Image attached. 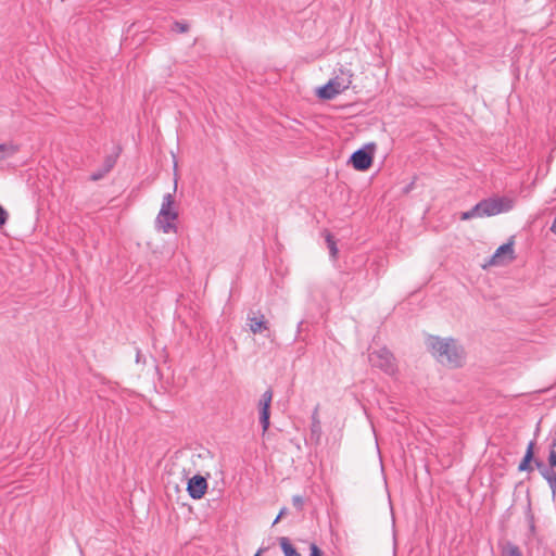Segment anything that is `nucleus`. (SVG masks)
Listing matches in <instances>:
<instances>
[{"mask_svg": "<svg viewBox=\"0 0 556 556\" xmlns=\"http://www.w3.org/2000/svg\"><path fill=\"white\" fill-rule=\"evenodd\" d=\"M534 465L542 477L548 482L553 494H556V471L552 467L547 468L542 460L535 459Z\"/></svg>", "mask_w": 556, "mask_h": 556, "instance_id": "9d476101", "label": "nucleus"}, {"mask_svg": "<svg viewBox=\"0 0 556 556\" xmlns=\"http://www.w3.org/2000/svg\"><path fill=\"white\" fill-rule=\"evenodd\" d=\"M271 401L273 391L270 389L266 390L258 401L260 424L262 426L263 432H266L269 428Z\"/></svg>", "mask_w": 556, "mask_h": 556, "instance_id": "39448f33", "label": "nucleus"}, {"mask_svg": "<svg viewBox=\"0 0 556 556\" xmlns=\"http://www.w3.org/2000/svg\"><path fill=\"white\" fill-rule=\"evenodd\" d=\"M175 200L173 193H166L163 195L162 205L160 211H166V213H178L175 208Z\"/></svg>", "mask_w": 556, "mask_h": 556, "instance_id": "f3484780", "label": "nucleus"}, {"mask_svg": "<svg viewBox=\"0 0 556 556\" xmlns=\"http://www.w3.org/2000/svg\"><path fill=\"white\" fill-rule=\"evenodd\" d=\"M178 219V213H166V211H160L155 218V228L163 233H176L178 228L176 220Z\"/></svg>", "mask_w": 556, "mask_h": 556, "instance_id": "20e7f679", "label": "nucleus"}, {"mask_svg": "<svg viewBox=\"0 0 556 556\" xmlns=\"http://www.w3.org/2000/svg\"><path fill=\"white\" fill-rule=\"evenodd\" d=\"M116 155H109L105 157L100 169L93 172L90 176L91 180L97 181L102 179L111 169L114 167L116 163Z\"/></svg>", "mask_w": 556, "mask_h": 556, "instance_id": "9b49d317", "label": "nucleus"}, {"mask_svg": "<svg viewBox=\"0 0 556 556\" xmlns=\"http://www.w3.org/2000/svg\"><path fill=\"white\" fill-rule=\"evenodd\" d=\"M311 556H321V551L319 549V547L316 545V544H311Z\"/></svg>", "mask_w": 556, "mask_h": 556, "instance_id": "a878e982", "label": "nucleus"}, {"mask_svg": "<svg viewBox=\"0 0 556 556\" xmlns=\"http://www.w3.org/2000/svg\"><path fill=\"white\" fill-rule=\"evenodd\" d=\"M548 463L552 468L556 467V438L549 445Z\"/></svg>", "mask_w": 556, "mask_h": 556, "instance_id": "5701e85b", "label": "nucleus"}, {"mask_svg": "<svg viewBox=\"0 0 556 556\" xmlns=\"http://www.w3.org/2000/svg\"><path fill=\"white\" fill-rule=\"evenodd\" d=\"M350 161L355 169L366 170L372 163V155L365 149H358L351 155Z\"/></svg>", "mask_w": 556, "mask_h": 556, "instance_id": "6e6552de", "label": "nucleus"}, {"mask_svg": "<svg viewBox=\"0 0 556 556\" xmlns=\"http://www.w3.org/2000/svg\"><path fill=\"white\" fill-rule=\"evenodd\" d=\"M175 29L179 33H185L188 30V25L184 23H175Z\"/></svg>", "mask_w": 556, "mask_h": 556, "instance_id": "bb28decb", "label": "nucleus"}, {"mask_svg": "<svg viewBox=\"0 0 556 556\" xmlns=\"http://www.w3.org/2000/svg\"><path fill=\"white\" fill-rule=\"evenodd\" d=\"M514 201L508 198H489L477 203L471 210L462 213L460 219L494 216L513 208Z\"/></svg>", "mask_w": 556, "mask_h": 556, "instance_id": "f03ea898", "label": "nucleus"}, {"mask_svg": "<svg viewBox=\"0 0 556 556\" xmlns=\"http://www.w3.org/2000/svg\"><path fill=\"white\" fill-rule=\"evenodd\" d=\"M515 258L513 242H507L498 247L493 254L490 264L491 265H503L506 262H510Z\"/></svg>", "mask_w": 556, "mask_h": 556, "instance_id": "0eeeda50", "label": "nucleus"}, {"mask_svg": "<svg viewBox=\"0 0 556 556\" xmlns=\"http://www.w3.org/2000/svg\"><path fill=\"white\" fill-rule=\"evenodd\" d=\"M427 345L431 354L441 363L451 367H458L464 359V350L453 339H441L430 336Z\"/></svg>", "mask_w": 556, "mask_h": 556, "instance_id": "f257e3e1", "label": "nucleus"}, {"mask_svg": "<svg viewBox=\"0 0 556 556\" xmlns=\"http://www.w3.org/2000/svg\"><path fill=\"white\" fill-rule=\"evenodd\" d=\"M551 231L556 235V216H555V219H554V222H553V224L551 226Z\"/></svg>", "mask_w": 556, "mask_h": 556, "instance_id": "c85d7f7f", "label": "nucleus"}, {"mask_svg": "<svg viewBox=\"0 0 556 556\" xmlns=\"http://www.w3.org/2000/svg\"><path fill=\"white\" fill-rule=\"evenodd\" d=\"M280 547L285 556H301V554L293 547L290 540L286 536L279 538Z\"/></svg>", "mask_w": 556, "mask_h": 556, "instance_id": "dca6fc26", "label": "nucleus"}, {"mask_svg": "<svg viewBox=\"0 0 556 556\" xmlns=\"http://www.w3.org/2000/svg\"><path fill=\"white\" fill-rule=\"evenodd\" d=\"M248 326L252 333H262L269 330V324L265 316L257 312L248 315Z\"/></svg>", "mask_w": 556, "mask_h": 556, "instance_id": "1a4fd4ad", "label": "nucleus"}, {"mask_svg": "<svg viewBox=\"0 0 556 556\" xmlns=\"http://www.w3.org/2000/svg\"><path fill=\"white\" fill-rule=\"evenodd\" d=\"M321 438V425L318 417V407H316L312 414V425H311V440H314L316 443L319 442Z\"/></svg>", "mask_w": 556, "mask_h": 556, "instance_id": "ddd939ff", "label": "nucleus"}, {"mask_svg": "<svg viewBox=\"0 0 556 556\" xmlns=\"http://www.w3.org/2000/svg\"><path fill=\"white\" fill-rule=\"evenodd\" d=\"M326 242H327V245H328V249H329L331 257L336 258L337 254H338V249H337L336 241H334L333 237L330 233H328L326 236Z\"/></svg>", "mask_w": 556, "mask_h": 556, "instance_id": "412c9836", "label": "nucleus"}, {"mask_svg": "<svg viewBox=\"0 0 556 556\" xmlns=\"http://www.w3.org/2000/svg\"><path fill=\"white\" fill-rule=\"evenodd\" d=\"M502 556H522L518 546L507 543L502 551Z\"/></svg>", "mask_w": 556, "mask_h": 556, "instance_id": "6ab92c4d", "label": "nucleus"}, {"mask_svg": "<svg viewBox=\"0 0 556 556\" xmlns=\"http://www.w3.org/2000/svg\"><path fill=\"white\" fill-rule=\"evenodd\" d=\"M343 92L341 88H337L334 80L330 79L325 86L318 89V96L321 99L330 100L337 94Z\"/></svg>", "mask_w": 556, "mask_h": 556, "instance_id": "f8f14e48", "label": "nucleus"}, {"mask_svg": "<svg viewBox=\"0 0 556 556\" xmlns=\"http://www.w3.org/2000/svg\"><path fill=\"white\" fill-rule=\"evenodd\" d=\"M369 363L372 367H377L390 376L395 375L397 369L394 356L386 348L371 352L369 354Z\"/></svg>", "mask_w": 556, "mask_h": 556, "instance_id": "7ed1b4c3", "label": "nucleus"}, {"mask_svg": "<svg viewBox=\"0 0 556 556\" xmlns=\"http://www.w3.org/2000/svg\"><path fill=\"white\" fill-rule=\"evenodd\" d=\"M533 455H534V442L531 441L528 444L526 454L518 466L519 471H531L532 470L530 463L533 460Z\"/></svg>", "mask_w": 556, "mask_h": 556, "instance_id": "4468645a", "label": "nucleus"}, {"mask_svg": "<svg viewBox=\"0 0 556 556\" xmlns=\"http://www.w3.org/2000/svg\"><path fill=\"white\" fill-rule=\"evenodd\" d=\"M9 219V213L0 205V228H2Z\"/></svg>", "mask_w": 556, "mask_h": 556, "instance_id": "b1692460", "label": "nucleus"}, {"mask_svg": "<svg viewBox=\"0 0 556 556\" xmlns=\"http://www.w3.org/2000/svg\"><path fill=\"white\" fill-rule=\"evenodd\" d=\"M326 242H327V245H328V249H329L331 257L336 258L337 254H338V249H337L336 241H334L333 237L330 233H328L326 236Z\"/></svg>", "mask_w": 556, "mask_h": 556, "instance_id": "4be33fe9", "label": "nucleus"}, {"mask_svg": "<svg viewBox=\"0 0 556 556\" xmlns=\"http://www.w3.org/2000/svg\"><path fill=\"white\" fill-rule=\"evenodd\" d=\"M292 504L294 507H296L299 510L303 508V504H304V501H303V497L300 496V495H294L292 497Z\"/></svg>", "mask_w": 556, "mask_h": 556, "instance_id": "393cba45", "label": "nucleus"}, {"mask_svg": "<svg viewBox=\"0 0 556 556\" xmlns=\"http://www.w3.org/2000/svg\"><path fill=\"white\" fill-rule=\"evenodd\" d=\"M18 151L17 146L14 143H0V161L14 155Z\"/></svg>", "mask_w": 556, "mask_h": 556, "instance_id": "a211bd4d", "label": "nucleus"}, {"mask_svg": "<svg viewBox=\"0 0 556 556\" xmlns=\"http://www.w3.org/2000/svg\"><path fill=\"white\" fill-rule=\"evenodd\" d=\"M140 361V352L137 353V362Z\"/></svg>", "mask_w": 556, "mask_h": 556, "instance_id": "7c9ffc66", "label": "nucleus"}, {"mask_svg": "<svg viewBox=\"0 0 556 556\" xmlns=\"http://www.w3.org/2000/svg\"><path fill=\"white\" fill-rule=\"evenodd\" d=\"M326 242H327V245H328V249H329L331 257L336 258L337 254H338V249H337L336 241H334L333 237L330 233H328L326 236Z\"/></svg>", "mask_w": 556, "mask_h": 556, "instance_id": "aec40b11", "label": "nucleus"}, {"mask_svg": "<svg viewBox=\"0 0 556 556\" xmlns=\"http://www.w3.org/2000/svg\"><path fill=\"white\" fill-rule=\"evenodd\" d=\"M207 490L206 479L202 476H193L187 485L188 494L193 500H200L204 496Z\"/></svg>", "mask_w": 556, "mask_h": 556, "instance_id": "423d86ee", "label": "nucleus"}, {"mask_svg": "<svg viewBox=\"0 0 556 556\" xmlns=\"http://www.w3.org/2000/svg\"><path fill=\"white\" fill-rule=\"evenodd\" d=\"M263 552H264V549H263V548H260V549L257 551V553H256L254 556H261V554H262Z\"/></svg>", "mask_w": 556, "mask_h": 556, "instance_id": "c756f323", "label": "nucleus"}, {"mask_svg": "<svg viewBox=\"0 0 556 556\" xmlns=\"http://www.w3.org/2000/svg\"><path fill=\"white\" fill-rule=\"evenodd\" d=\"M340 72L341 74L337 75L332 80L336 81L337 88H341L344 91L351 86L353 74L349 70H341Z\"/></svg>", "mask_w": 556, "mask_h": 556, "instance_id": "2eb2a0df", "label": "nucleus"}, {"mask_svg": "<svg viewBox=\"0 0 556 556\" xmlns=\"http://www.w3.org/2000/svg\"><path fill=\"white\" fill-rule=\"evenodd\" d=\"M286 510H287L286 508H282V509L280 510V513L278 514V516H277V517H276V519L274 520L273 526H275L276 523H278V521L281 519V517L286 514Z\"/></svg>", "mask_w": 556, "mask_h": 556, "instance_id": "cd10ccee", "label": "nucleus"}]
</instances>
